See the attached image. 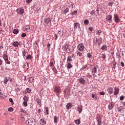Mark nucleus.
<instances>
[{
	"mask_svg": "<svg viewBox=\"0 0 125 125\" xmlns=\"http://www.w3.org/2000/svg\"><path fill=\"white\" fill-rule=\"evenodd\" d=\"M92 98H93V99L94 100H97L98 99L97 94H96V93L92 94Z\"/></svg>",
	"mask_w": 125,
	"mask_h": 125,
	"instance_id": "a211bd4d",
	"label": "nucleus"
},
{
	"mask_svg": "<svg viewBox=\"0 0 125 125\" xmlns=\"http://www.w3.org/2000/svg\"><path fill=\"white\" fill-rule=\"evenodd\" d=\"M75 123L76 125H80L81 124V120L78 119L75 120Z\"/></svg>",
	"mask_w": 125,
	"mask_h": 125,
	"instance_id": "2f4dec72",
	"label": "nucleus"
},
{
	"mask_svg": "<svg viewBox=\"0 0 125 125\" xmlns=\"http://www.w3.org/2000/svg\"><path fill=\"white\" fill-rule=\"evenodd\" d=\"M89 31H90V32H92V30H93V27H92L91 26L89 27Z\"/></svg>",
	"mask_w": 125,
	"mask_h": 125,
	"instance_id": "4d7b16f0",
	"label": "nucleus"
},
{
	"mask_svg": "<svg viewBox=\"0 0 125 125\" xmlns=\"http://www.w3.org/2000/svg\"><path fill=\"white\" fill-rule=\"evenodd\" d=\"M49 66L50 67H53L54 65H53V62H50L49 63Z\"/></svg>",
	"mask_w": 125,
	"mask_h": 125,
	"instance_id": "864d4df0",
	"label": "nucleus"
},
{
	"mask_svg": "<svg viewBox=\"0 0 125 125\" xmlns=\"http://www.w3.org/2000/svg\"><path fill=\"white\" fill-rule=\"evenodd\" d=\"M95 13V12L94 11V10H92V11H91L90 12V14L91 15H93V14H94Z\"/></svg>",
	"mask_w": 125,
	"mask_h": 125,
	"instance_id": "6e6d98bb",
	"label": "nucleus"
},
{
	"mask_svg": "<svg viewBox=\"0 0 125 125\" xmlns=\"http://www.w3.org/2000/svg\"><path fill=\"white\" fill-rule=\"evenodd\" d=\"M31 91H32V90H31L29 88H27L25 91V94L27 93H31Z\"/></svg>",
	"mask_w": 125,
	"mask_h": 125,
	"instance_id": "b1692460",
	"label": "nucleus"
},
{
	"mask_svg": "<svg viewBox=\"0 0 125 125\" xmlns=\"http://www.w3.org/2000/svg\"><path fill=\"white\" fill-rule=\"evenodd\" d=\"M54 91L58 94L61 92V88L59 86H56L54 87Z\"/></svg>",
	"mask_w": 125,
	"mask_h": 125,
	"instance_id": "f257e3e1",
	"label": "nucleus"
},
{
	"mask_svg": "<svg viewBox=\"0 0 125 125\" xmlns=\"http://www.w3.org/2000/svg\"><path fill=\"white\" fill-rule=\"evenodd\" d=\"M67 65L66 66L67 69H72L73 68V64L70 62H66Z\"/></svg>",
	"mask_w": 125,
	"mask_h": 125,
	"instance_id": "dca6fc26",
	"label": "nucleus"
},
{
	"mask_svg": "<svg viewBox=\"0 0 125 125\" xmlns=\"http://www.w3.org/2000/svg\"><path fill=\"white\" fill-rule=\"evenodd\" d=\"M99 94L100 95H105V92L104 91L100 92Z\"/></svg>",
	"mask_w": 125,
	"mask_h": 125,
	"instance_id": "49530a36",
	"label": "nucleus"
},
{
	"mask_svg": "<svg viewBox=\"0 0 125 125\" xmlns=\"http://www.w3.org/2000/svg\"><path fill=\"white\" fill-rule=\"evenodd\" d=\"M47 47L48 49H49V48H50V44L49 43H48L47 45Z\"/></svg>",
	"mask_w": 125,
	"mask_h": 125,
	"instance_id": "13d9d810",
	"label": "nucleus"
},
{
	"mask_svg": "<svg viewBox=\"0 0 125 125\" xmlns=\"http://www.w3.org/2000/svg\"><path fill=\"white\" fill-rule=\"evenodd\" d=\"M77 55L79 56L80 57H82L83 56V54L79 51L77 52Z\"/></svg>",
	"mask_w": 125,
	"mask_h": 125,
	"instance_id": "ea45409f",
	"label": "nucleus"
},
{
	"mask_svg": "<svg viewBox=\"0 0 125 125\" xmlns=\"http://www.w3.org/2000/svg\"><path fill=\"white\" fill-rule=\"evenodd\" d=\"M23 104L24 107H27V106H28V104L27 103V101H23Z\"/></svg>",
	"mask_w": 125,
	"mask_h": 125,
	"instance_id": "4c0bfd02",
	"label": "nucleus"
},
{
	"mask_svg": "<svg viewBox=\"0 0 125 125\" xmlns=\"http://www.w3.org/2000/svg\"><path fill=\"white\" fill-rule=\"evenodd\" d=\"M97 122H102V117L100 115H98L97 117Z\"/></svg>",
	"mask_w": 125,
	"mask_h": 125,
	"instance_id": "aec40b11",
	"label": "nucleus"
},
{
	"mask_svg": "<svg viewBox=\"0 0 125 125\" xmlns=\"http://www.w3.org/2000/svg\"><path fill=\"white\" fill-rule=\"evenodd\" d=\"M36 101H37V102L38 104H39L40 103V101H39V99L38 98H37L36 99Z\"/></svg>",
	"mask_w": 125,
	"mask_h": 125,
	"instance_id": "774afa93",
	"label": "nucleus"
},
{
	"mask_svg": "<svg viewBox=\"0 0 125 125\" xmlns=\"http://www.w3.org/2000/svg\"><path fill=\"white\" fill-rule=\"evenodd\" d=\"M119 91H120V89L118 87L114 88V95H118L119 94Z\"/></svg>",
	"mask_w": 125,
	"mask_h": 125,
	"instance_id": "f8f14e48",
	"label": "nucleus"
},
{
	"mask_svg": "<svg viewBox=\"0 0 125 125\" xmlns=\"http://www.w3.org/2000/svg\"><path fill=\"white\" fill-rule=\"evenodd\" d=\"M106 48H107V46L105 45H102L101 47L102 50H105V49H106Z\"/></svg>",
	"mask_w": 125,
	"mask_h": 125,
	"instance_id": "c756f323",
	"label": "nucleus"
},
{
	"mask_svg": "<svg viewBox=\"0 0 125 125\" xmlns=\"http://www.w3.org/2000/svg\"><path fill=\"white\" fill-rule=\"evenodd\" d=\"M45 111H44V114L45 115H48V112H49V110H48V108L47 107H45Z\"/></svg>",
	"mask_w": 125,
	"mask_h": 125,
	"instance_id": "cd10ccee",
	"label": "nucleus"
},
{
	"mask_svg": "<svg viewBox=\"0 0 125 125\" xmlns=\"http://www.w3.org/2000/svg\"><path fill=\"white\" fill-rule=\"evenodd\" d=\"M124 99H125V97H124V96H122L120 97V100L123 101V100H124Z\"/></svg>",
	"mask_w": 125,
	"mask_h": 125,
	"instance_id": "3c124183",
	"label": "nucleus"
},
{
	"mask_svg": "<svg viewBox=\"0 0 125 125\" xmlns=\"http://www.w3.org/2000/svg\"><path fill=\"white\" fill-rule=\"evenodd\" d=\"M8 110L9 112H13V108L12 107H9Z\"/></svg>",
	"mask_w": 125,
	"mask_h": 125,
	"instance_id": "c03bdc74",
	"label": "nucleus"
},
{
	"mask_svg": "<svg viewBox=\"0 0 125 125\" xmlns=\"http://www.w3.org/2000/svg\"><path fill=\"white\" fill-rule=\"evenodd\" d=\"M44 22L47 25H49L50 26L51 25V19L50 18H46L44 19Z\"/></svg>",
	"mask_w": 125,
	"mask_h": 125,
	"instance_id": "f03ea898",
	"label": "nucleus"
},
{
	"mask_svg": "<svg viewBox=\"0 0 125 125\" xmlns=\"http://www.w3.org/2000/svg\"><path fill=\"white\" fill-rule=\"evenodd\" d=\"M13 46H15V47H18V45H19V42H18L16 41L13 43Z\"/></svg>",
	"mask_w": 125,
	"mask_h": 125,
	"instance_id": "6ab92c4d",
	"label": "nucleus"
},
{
	"mask_svg": "<svg viewBox=\"0 0 125 125\" xmlns=\"http://www.w3.org/2000/svg\"><path fill=\"white\" fill-rule=\"evenodd\" d=\"M32 58H33V57H32V56L30 55H28L26 57V59L27 60H30V59H32Z\"/></svg>",
	"mask_w": 125,
	"mask_h": 125,
	"instance_id": "c85d7f7f",
	"label": "nucleus"
},
{
	"mask_svg": "<svg viewBox=\"0 0 125 125\" xmlns=\"http://www.w3.org/2000/svg\"><path fill=\"white\" fill-rule=\"evenodd\" d=\"M116 65H117V62H114L113 63V69H116Z\"/></svg>",
	"mask_w": 125,
	"mask_h": 125,
	"instance_id": "603ef678",
	"label": "nucleus"
},
{
	"mask_svg": "<svg viewBox=\"0 0 125 125\" xmlns=\"http://www.w3.org/2000/svg\"><path fill=\"white\" fill-rule=\"evenodd\" d=\"M41 125H45L46 124V121H44V119H42L40 121Z\"/></svg>",
	"mask_w": 125,
	"mask_h": 125,
	"instance_id": "5701e85b",
	"label": "nucleus"
},
{
	"mask_svg": "<svg viewBox=\"0 0 125 125\" xmlns=\"http://www.w3.org/2000/svg\"><path fill=\"white\" fill-rule=\"evenodd\" d=\"M112 15H108L107 17H106V21H108L109 23L110 24L112 23Z\"/></svg>",
	"mask_w": 125,
	"mask_h": 125,
	"instance_id": "0eeeda50",
	"label": "nucleus"
},
{
	"mask_svg": "<svg viewBox=\"0 0 125 125\" xmlns=\"http://www.w3.org/2000/svg\"><path fill=\"white\" fill-rule=\"evenodd\" d=\"M101 57L104 60H105L106 59V54H102Z\"/></svg>",
	"mask_w": 125,
	"mask_h": 125,
	"instance_id": "72a5a7b5",
	"label": "nucleus"
},
{
	"mask_svg": "<svg viewBox=\"0 0 125 125\" xmlns=\"http://www.w3.org/2000/svg\"><path fill=\"white\" fill-rule=\"evenodd\" d=\"M107 92L109 94H112L114 92V89L113 87H109L107 89Z\"/></svg>",
	"mask_w": 125,
	"mask_h": 125,
	"instance_id": "9d476101",
	"label": "nucleus"
},
{
	"mask_svg": "<svg viewBox=\"0 0 125 125\" xmlns=\"http://www.w3.org/2000/svg\"><path fill=\"white\" fill-rule=\"evenodd\" d=\"M32 1V0H26V2L27 3H30Z\"/></svg>",
	"mask_w": 125,
	"mask_h": 125,
	"instance_id": "bf43d9fd",
	"label": "nucleus"
},
{
	"mask_svg": "<svg viewBox=\"0 0 125 125\" xmlns=\"http://www.w3.org/2000/svg\"><path fill=\"white\" fill-rule=\"evenodd\" d=\"M23 30L24 32H29L30 31V26L29 25H26L23 27Z\"/></svg>",
	"mask_w": 125,
	"mask_h": 125,
	"instance_id": "4468645a",
	"label": "nucleus"
},
{
	"mask_svg": "<svg viewBox=\"0 0 125 125\" xmlns=\"http://www.w3.org/2000/svg\"><path fill=\"white\" fill-rule=\"evenodd\" d=\"M54 37H55V40H57V38H58L57 34H55Z\"/></svg>",
	"mask_w": 125,
	"mask_h": 125,
	"instance_id": "680f3d73",
	"label": "nucleus"
},
{
	"mask_svg": "<svg viewBox=\"0 0 125 125\" xmlns=\"http://www.w3.org/2000/svg\"><path fill=\"white\" fill-rule=\"evenodd\" d=\"M84 24L85 25H88L89 24V21H88L87 20H85L84 21Z\"/></svg>",
	"mask_w": 125,
	"mask_h": 125,
	"instance_id": "473e14b6",
	"label": "nucleus"
},
{
	"mask_svg": "<svg viewBox=\"0 0 125 125\" xmlns=\"http://www.w3.org/2000/svg\"><path fill=\"white\" fill-rule=\"evenodd\" d=\"M70 95V91L68 89H66L64 90V96L67 97Z\"/></svg>",
	"mask_w": 125,
	"mask_h": 125,
	"instance_id": "1a4fd4ad",
	"label": "nucleus"
},
{
	"mask_svg": "<svg viewBox=\"0 0 125 125\" xmlns=\"http://www.w3.org/2000/svg\"><path fill=\"white\" fill-rule=\"evenodd\" d=\"M73 57L74 55L68 56L66 63H70V62H72V61H73V59H72V58H73Z\"/></svg>",
	"mask_w": 125,
	"mask_h": 125,
	"instance_id": "6e6552de",
	"label": "nucleus"
},
{
	"mask_svg": "<svg viewBox=\"0 0 125 125\" xmlns=\"http://www.w3.org/2000/svg\"><path fill=\"white\" fill-rule=\"evenodd\" d=\"M0 98L1 99H3V98H4V95L1 92H0Z\"/></svg>",
	"mask_w": 125,
	"mask_h": 125,
	"instance_id": "f704fd0d",
	"label": "nucleus"
},
{
	"mask_svg": "<svg viewBox=\"0 0 125 125\" xmlns=\"http://www.w3.org/2000/svg\"><path fill=\"white\" fill-rule=\"evenodd\" d=\"M34 80H35V77H31L28 79V82L29 83H33L34 82Z\"/></svg>",
	"mask_w": 125,
	"mask_h": 125,
	"instance_id": "2eb2a0df",
	"label": "nucleus"
},
{
	"mask_svg": "<svg viewBox=\"0 0 125 125\" xmlns=\"http://www.w3.org/2000/svg\"><path fill=\"white\" fill-rule=\"evenodd\" d=\"M80 83H81L82 84H85V80H84L83 78H80L78 80Z\"/></svg>",
	"mask_w": 125,
	"mask_h": 125,
	"instance_id": "9b49d317",
	"label": "nucleus"
},
{
	"mask_svg": "<svg viewBox=\"0 0 125 125\" xmlns=\"http://www.w3.org/2000/svg\"><path fill=\"white\" fill-rule=\"evenodd\" d=\"M77 111L79 112V114H81L83 112V106H80V107H77Z\"/></svg>",
	"mask_w": 125,
	"mask_h": 125,
	"instance_id": "ddd939ff",
	"label": "nucleus"
},
{
	"mask_svg": "<svg viewBox=\"0 0 125 125\" xmlns=\"http://www.w3.org/2000/svg\"><path fill=\"white\" fill-rule=\"evenodd\" d=\"M121 65L122 67H125V63L124 62H121Z\"/></svg>",
	"mask_w": 125,
	"mask_h": 125,
	"instance_id": "5fc2aeb1",
	"label": "nucleus"
},
{
	"mask_svg": "<svg viewBox=\"0 0 125 125\" xmlns=\"http://www.w3.org/2000/svg\"><path fill=\"white\" fill-rule=\"evenodd\" d=\"M97 72V67L94 66L92 69V74H95Z\"/></svg>",
	"mask_w": 125,
	"mask_h": 125,
	"instance_id": "f3484780",
	"label": "nucleus"
},
{
	"mask_svg": "<svg viewBox=\"0 0 125 125\" xmlns=\"http://www.w3.org/2000/svg\"><path fill=\"white\" fill-rule=\"evenodd\" d=\"M79 23H74V29L76 30L77 28H78V26H79Z\"/></svg>",
	"mask_w": 125,
	"mask_h": 125,
	"instance_id": "a19ab883",
	"label": "nucleus"
},
{
	"mask_svg": "<svg viewBox=\"0 0 125 125\" xmlns=\"http://www.w3.org/2000/svg\"><path fill=\"white\" fill-rule=\"evenodd\" d=\"M9 102L11 103H13V100L12 99V98L9 99Z\"/></svg>",
	"mask_w": 125,
	"mask_h": 125,
	"instance_id": "0e129e2a",
	"label": "nucleus"
},
{
	"mask_svg": "<svg viewBox=\"0 0 125 125\" xmlns=\"http://www.w3.org/2000/svg\"><path fill=\"white\" fill-rule=\"evenodd\" d=\"M5 61L7 64H10V61L8 60V59H7V60H5Z\"/></svg>",
	"mask_w": 125,
	"mask_h": 125,
	"instance_id": "a18cd8bd",
	"label": "nucleus"
},
{
	"mask_svg": "<svg viewBox=\"0 0 125 125\" xmlns=\"http://www.w3.org/2000/svg\"><path fill=\"white\" fill-rule=\"evenodd\" d=\"M58 121V117L57 116H54V122L55 124H57V122Z\"/></svg>",
	"mask_w": 125,
	"mask_h": 125,
	"instance_id": "a878e982",
	"label": "nucleus"
},
{
	"mask_svg": "<svg viewBox=\"0 0 125 125\" xmlns=\"http://www.w3.org/2000/svg\"><path fill=\"white\" fill-rule=\"evenodd\" d=\"M87 67V65H84L83 67H82V68H81L80 71H83L84 69H86V67Z\"/></svg>",
	"mask_w": 125,
	"mask_h": 125,
	"instance_id": "c9c22d12",
	"label": "nucleus"
},
{
	"mask_svg": "<svg viewBox=\"0 0 125 125\" xmlns=\"http://www.w3.org/2000/svg\"><path fill=\"white\" fill-rule=\"evenodd\" d=\"M87 57H88V58H91L92 57V54H91V53H88L87 54Z\"/></svg>",
	"mask_w": 125,
	"mask_h": 125,
	"instance_id": "58836bf2",
	"label": "nucleus"
},
{
	"mask_svg": "<svg viewBox=\"0 0 125 125\" xmlns=\"http://www.w3.org/2000/svg\"><path fill=\"white\" fill-rule=\"evenodd\" d=\"M16 11L18 14H20L21 15L24 14V9L23 8H19L16 10Z\"/></svg>",
	"mask_w": 125,
	"mask_h": 125,
	"instance_id": "20e7f679",
	"label": "nucleus"
},
{
	"mask_svg": "<svg viewBox=\"0 0 125 125\" xmlns=\"http://www.w3.org/2000/svg\"><path fill=\"white\" fill-rule=\"evenodd\" d=\"M68 47H69V46H68V45H66L65 46V49H66V50L67 51H68V52L69 53V52H70V50L68 49Z\"/></svg>",
	"mask_w": 125,
	"mask_h": 125,
	"instance_id": "e433bc0d",
	"label": "nucleus"
},
{
	"mask_svg": "<svg viewBox=\"0 0 125 125\" xmlns=\"http://www.w3.org/2000/svg\"><path fill=\"white\" fill-rule=\"evenodd\" d=\"M116 56L118 57H120V58H121V56H120V53H116Z\"/></svg>",
	"mask_w": 125,
	"mask_h": 125,
	"instance_id": "e2e57ef3",
	"label": "nucleus"
},
{
	"mask_svg": "<svg viewBox=\"0 0 125 125\" xmlns=\"http://www.w3.org/2000/svg\"><path fill=\"white\" fill-rule=\"evenodd\" d=\"M28 123L29 125H36L35 119L32 118H30L28 120Z\"/></svg>",
	"mask_w": 125,
	"mask_h": 125,
	"instance_id": "7ed1b4c3",
	"label": "nucleus"
},
{
	"mask_svg": "<svg viewBox=\"0 0 125 125\" xmlns=\"http://www.w3.org/2000/svg\"><path fill=\"white\" fill-rule=\"evenodd\" d=\"M114 106H115V105L113 103H110L109 105H108V108L110 110H112V109H113V108H114Z\"/></svg>",
	"mask_w": 125,
	"mask_h": 125,
	"instance_id": "412c9836",
	"label": "nucleus"
},
{
	"mask_svg": "<svg viewBox=\"0 0 125 125\" xmlns=\"http://www.w3.org/2000/svg\"><path fill=\"white\" fill-rule=\"evenodd\" d=\"M8 82V79H7V78H5V79L4 80V83H5V84H6Z\"/></svg>",
	"mask_w": 125,
	"mask_h": 125,
	"instance_id": "79ce46f5",
	"label": "nucleus"
},
{
	"mask_svg": "<svg viewBox=\"0 0 125 125\" xmlns=\"http://www.w3.org/2000/svg\"><path fill=\"white\" fill-rule=\"evenodd\" d=\"M102 124V121L98 122L97 125H101Z\"/></svg>",
	"mask_w": 125,
	"mask_h": 125,
	"instance_id": "052dcab7",
	"label": "nucleus"
},
{
	"mask_svg": "<svg viewBox=\"0 0 125 125\" xmlns=\"http://www.w3.org/2000/svg\"><path fill=\"white\" fill-rule=\"evenodd\" d=\"M77 49L78 50H79V51H83V50L84 49V46L83 45V44H79L77 46Z\"/></svg>",
	"mask_w": 125,
	"mask_h": 125,
	"instance_id": "39448f33",
	"label": "nucleus"
},
{
	"mask_svg": "<svg viewBox=\"0 0 125 125\" xmlns=\"http://www.w3.org/2000/svg\"><path fill=\"white\" fill-rule=\"evenodd\" d=\"M70 7H72V8H74V3L71 4Z\"/></svg>",
	"mask_w": 125,
	"mask_h": 125,
	"instance_id": "338daca9",
	"label": "nucleus"
},
{
	"mask_svg": "<svg viewBox=\"0 0 125 125\" xmlns=\"http://www.w3.org/2000/svg\"><path fill=\"white\" fill-rule=\"evenodd\" d=\"M21 112H22V113H23L24 114H27V111L24 109H21Z\"/></svg>",
	"mask_w": 125,
	"mask_h": 125,
	"instance_id": "09e8293b",
	"label": "nucleus"
},
{
	"mask_svg": "<svg viewBox=\"0 0 125 125\" xmlns=\"http://www.w3.org/2000/svg\"><path fill=\"white\" fill-rule=\"evenodd\" d=\"M22 56H26V51L25 50L22 52Z\"/></svg>",
	"mask_w": 125,
	"mask_h": 125,
	"instance_id": "de8ad7c7",
	"label": "nucleus"
},
{
	"mask_svg": "<svg viewBox=\"0 0 125 125\" xmlns=\"http://www.w3.org/2000/svg\"><path fill=\"white\" fill-rule=\"evenodd\" d=\"M26 36H27V34H26V33H22L21 34L22 38H25V37H26Z\"/></svg>",
	"mask_w": 125,
	"mask_h": 125,
	"instance_id": "8fccbe9b",
	"label": "nucleus"
},
{
	"mask_svg": "<svg viewBox=\"0 0 125 125\" xmlns=\"http://www.w3.org/2000/svg\"><path fill=\"white\" fill-rule=\"evenodd\" d=\"M71 107H73V104L71 103H68L66 105L67 109H71Z\"/></svg>",
	"mask_w": 125,
	"mask_h": 125,
	"instance_id": "4be33fe9",
	"label": "nucleus"
},
{
	"mask_svg": "<svg viewBox=\"0 0 125 125\" xmlns=\"http://www.w3.org/2000/svg\"><path fill=\"white\" fill-rule=\"evenodd\" d=\"M114 21L115 22H116V23H119V22H120V18L119 17V16H118L117 14L114 15Z\"/></svg>",
	"mask_w": 125,
	"mask_h": 125,
	"instance_id": "423d86ee",
	"label": "nucleus"
},
{
	"mask_svg": "<svg viewBox=\"0 0 125 125\" xmlns=\"http://www.w3.org/2000/svg\"><path fill=\"white\" fill-rule=\"evenodd\" d=\"M24 101H29V97H27V96H24L23 97Z\"/></svg>",
	"mask_w": 125,
	"mask_h": 125,
	"instance_id": "7c9ffc66",
	"label": "nucleus"
},
{
	"mask_svg": "<svg viewBox=\"0 0 125 125\" xmlns=\"http://www.w3.org/2000/svg\"><path fill=\"white\" fill-rule=\"evenodd\" d=\"M77 13H78V11H73L72 14H71V15H76V14H77Z\"/></svg>",
	"mask_w": 125,
	"mask_h": 125,
	"instance_id": "37998d69",
	"label": "nucleus"
},
{
	"mask_svg": "<svg viewBox=\"0 0 125 125\" xmlns=\"http://www.w3.org/2000/svg\"><path fill=\"white\" fill-rule=\"evenodd\" d=\"M62 12L64 14H66V13H68V12H69V8H66L65 10L62 11Z\"/></svg>",
	"mask_w": 125,
	"mask_h": 125,
	"instance_id": "bb28decb",
	"label": "nucleus"
},
{
	"mask_svg": "<svg viewBox=\"0 0 125 125\" xmlns=\"http://www.w3.org/2000/svg\"><path fill=\"white\" fill-rule=\"evenodd\" d=\"M3 58L4 59V60H6L7 59H8V56H7V55L4 54L3 55Z\"/></svg>",
	"mask_w": 125,
	"mask_h": 125,
	"instance_id": "393cba45",
	"label": "nucleus"
},
{
	"mask_svg": "<svg viewBox=\"0 0 125 125\" xmlns=\"http://www.w3.org/2000/svg\"><path fill=\"white\" fill-rule=\"evenodd\" d=\"M8 81H9V82H12V79L11 78H9Z\"/></svg>",
	"mask_w": 125,
	"mask_h": 125,
	"instance_id": "69168bd1",
	"label": "nucleus"
}]
</instances>
